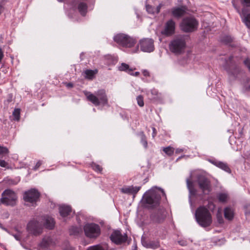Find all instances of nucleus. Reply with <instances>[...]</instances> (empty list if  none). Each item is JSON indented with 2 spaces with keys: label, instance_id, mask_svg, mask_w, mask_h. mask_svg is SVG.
I'll list each match as a JSON object with an SVG mask.
<instances>
[{
  "label": "nucleus",
  "instance_id": "nucleus-37",
  "mask_svg": "<svg viewBox=\"0 0 250 250\" xmlns=\"http://www.w3.org/2000/svg\"><path fill=\"white\" fill-rule=\"evenodd\" d=\"M137 104L140 107H143L144 105L143 97L141 95L138 96L136 98Z\"/></svg>",
  "mask_w": 250,
  "mask_h": 250
},
{
  "label": "nucleus",
  "instance_id": "nucleus-15",
  "mask_svg": "<svg viewBox=\"0 0 250 250\" xmlns=\"http://www.w3.org/2000/svg\"><path fill=\"white\" fill-rule=\"evenodd\" d=\"M166 217V211L164 208L155 210L150 215V219L154 223H160L163 222Z\"/></svg>",
  "mask_w": 250,
  "mask_h": 250
},
{
  "label": "nucleus",
  "instance_id": "nucleus-4",
  "mask_svg": "<svg viewBox=\"0 0 250 250\" xmlns=\"http://www.w3.org/2000/svg\"><path fill=\"white\" fill-rule=\"evenodd\" d=\"M169 48L173 53L181 54L184 52L186 48V42L182 37H176L170 42Z\"/></svg>",
  "mask_w": 250,
  "mask_h": 250
},
{
  "label": "nucleus",
  "instance_id": "nucleus-52",
  "mask_svg": "<svg viewBox=\"0 0 250 250\" xmlns=\"http://www.w3.org/2000/svg\"><path fill=\"white\" fill-rule=\"evenodd\" d=\"M13 116H14L13 120H16V108H15L13 111Z\"/></svg>",
  "mask_w": 250,
  "mask_h": 250
},
{
  "label": "nucleus",
  "instance_id": "nucleus-46",
  "mask_svg": "<svg viewBox=\"0 0 250 250\" xmlns=\"http://www.w3.org/2000/svg\"><path fill=\"white\" fill-rule=\"evenodd\" d=\"M225 38H226V40L223 39L222 41L226 43L229 42L231 41V39L229 37H225Z\"/></svg>",
  "mask_w": 250,
  "mask_h": 250
},
{
  "label": "nucleus",
  "instance_id": "nucleus-42",
  "mask_svg": "<svg viewBox=\"0 0 250 250\" xmlns=\"http://www.w3.org/2000/svg\"><path fill=\"white\" fill-rule=\"evenodd\" d=\"M241 2L245 6H250V0H241Z\"/></svg>",
  "mask_w": 250,
  "mask_h": 250
},
{
  "label": "nucleus",
  "instance_id": "nucleus-54",
  "mask_svg": "<svg viewBox=\"0 0 250 250\" xmlns=\"http://www.w3.org/2000/svg\"><path fill=\"white\" fill-rule=\"evenodd\" d=\"M66 86L68 87H72L73 85L72 83H67Z\"/></svg>",
  "mask_w": 250,
  "mask_h": 250
},
{
  "label": "nucleus",
  "instance_id": "nucleus-33",
  "mask_svg": "<svg viewBox=\"0 0 250 250\" xmlns=\"http://www.w3.org/2000/svg\"><path fill=\"white\" fill-rule=\"evenodd\" d=\"M119 70L120 71L127 72L128 73H129L130 72L133 71V69L129 68V66L125 63H122L121 64V65L119 67Z\"/></svg>",
  "mask_w": 250,
  "mask_h": 250
},
{
  "label": "nucleus",
  "instance_id": "nucleus-8",
  "mask_svg": "<svg viewBox=\"0 0 250 250\" xmlns=\"http://www.w3.org/2000/svg\"><path fill=\"white\" fill-rule=\"evenodd\" d=\"M198 22L194 18H184L180 24V27L182 30L185 32H193L196 30L198 27Z\"/></svg>",
  "mask_w": 250,
  "mask_h": 250
},
{
  "label": "nucleus",
  "instance_id": "nucleus-2",
  "mask_svg": "<svg viewBox=\"0 0 250 250\" xmlns=\"http://www.w3.org/2000/svg\"><path fill=\"white\" fill-rule=\"evenodd\" d=\"M161 195L166 196L163 189L157 187L153 188L145 193L144 202L149 207H154L159 205Z\"/></svg>",
  "mask_w": 250,
  "mask_h": 250
},
{
  "label": "nucleus",
  "instance_id": "nucleus-5",
  "mask_svg": "<svg viewBox=\"0 0 250 250\" xmlns=\"http://www.w3.org/2000/svg\"><path fill=\"white\" fill-rule=\"evenodd\" d=\"M114 41L118 44L125 47L130 48L136 43V40L127 35L120 33L114 37Z\"/></svg>",
  "mask_w": 250,
  "mask_h": 250
},
{
  "label": "nucleus",
  "instance_id": "nucleus-16",
  "mask_svg": "<svg viewBox=\"0 0 250 250\" xmlns=\"http://www.w3.org/2000/svg\"><path fill=\"white\" fill-rule=\"evenodd\" d=\"M233 5L237 12L240 14L242 19V21L250 29V9L243 8L242 12H240L239 9L237 7L234 3H233Z\"/></svg>",
  "mask_w": 250,
  "mask_h": 250
},
{
  "label": "nucleus",
  "instance_id": "nucleus-49",
  "mask_svg": "<svg viewBox=\"0 0 250 250\" xmlns=\"http://www.w3.org/2000/svg\"><path fill=\"white\" fill-rule=\"evenodd\" d=\"M20 109L19 108H17V121H18L20 120Z\"/></svg>",
  "mask_w": 250,
  "mask_h": 250
},
{
  "label": "nucleus",
  "instance_id": "nucleus-25",
  "mask_svg": "<svg viewBox=\"0 0 250 250\" xmlns=\"http://www.w3.org/2000/svg\"><path fill=\"white\" fill-rule=\"evenodd\" d=\"M224 216L228 220H232L234 217L233 210L229 207L226 208L224 209Z\"/></svg>",
  "mask_w": 250,
  "mask_h": 250
},
{
  "label": "nucleus",
  "instance_id": "nucleus-13",
  "mask_svg": "<svg viewBox=\"0 0 250 250\" xmlns=\"http://www.w3.org/2000/svg\"><path fill=\"white\" fill-rule=\"evenodd\" d=\"M111 241L116 245H121L125 243L127 239L126 233L122 234L120 230H114L110 236Z\"/></svg>",
  "mask_w": 250,
  "mask_h": 250
},
{
  "label": "nucleus",
  "instance_id": "nucleus-14",
  "mask_svg": "<svg viewBox=\"0 0 250 250\" xmlns=\"http://www.w3.org/2000/svg\"><path fill=\"white\" fill-rule=\"evenodd\" d=\"M141 51L144 52H151L154 50V41L150 38H144L139 42Z\"/></svg>",
  "mask_w": 250,
  "mask_h": 250
},
{
  "label": "nucleus",
  "instance_id": "nucleus-1",
  "mask_svg": "<svg viewBox=\"0 0 250 250\" xmlns=\"http://www.w3.org/2000/svg\"><path fill=\"white\" fill-rule=\"evenodd\" d=\"M83 94L86 96L87 100L95 106H109L107 94L104 89H99L94 93L87 91H83Z\"/></svg>",
  "mask_w": 250,
  "mask_h": 250
},
{
  "label": "nucleus",
  "instance_id": "nucleus-9",
  "mask_svg": "<svg viewBox=\"0 0 250 250\" xmlns=\"http://www.w3.org/2000/svg\"><path fill=\"white\" fill-rule=\"evenodd\" d=\"M197 183L205 194H208L210 192L211 190L210 182L205 176L199 175L197 178Z\"/></svg>",
  "mask_w": 250,
  "mask_h": 250
},
{
  "label": "nucleus",
  "instance_id": "nucleus-22",
  "mask_svg": "<svg viewBox=\"0 0 250 250\" xmlns=\"http://www.w3.org/2000/svg\"><path fill=\"white\" fill-rule=\"evenodd\" d=\"M141 187L133 186L125 187L121 188V191L125 194H136L140 189Z\"/></svg>",
  "mask_w": 250,
  "mask_h": 250
},
{
  "label": "nucleus",
  "instance_id": "nucleus-56",
  "mask_svg": "<svg viewBox=\"0 0 250 250\" xmlns=\"http://www.w3.org/2000/svg\"><path fill=\"white\" fill-rule=\"evenodd\" d=\"M179 243L180 244V245H182V246H184V243H182V244H181V243H180V242H179Z\"/></svg>",
  "mask_w": 250,
  "mask_h": 250
},
{
  "label": "nucleus",
  "instance_id": "nucleus-57",
  "mask_svg": "<svg viewBox=\"0 0 250 250\" xmlns=\"http://www.w3.org/2000/svg\"><path fill=\"white\" fill-rule=\"evenodd\" d=\"M136 249H137V246H136V245H135V249H134V250H137Z\"/></svg>",
  "mask_w": 250,
  "mask_h": 250
},
{
  "label": "nucleus",
  "instance_id": "nucleus-32",
  "mask_svg": "<svg viewBox=\"0 0 250 250\" xmlns=\"http://www.w3.org/2000/svg\"><path fill=\"white\" fill-rule=\"evenodd\" d=\"M217 198L220 202L225 203L228 199V194L226 193H219L217 195Z\"/></svg>",
  "mask_w": 250,
  "mask_h": 250
},
{
  "label": "nucleus",
  "instance_id": "nucleus-39",
  "mask_svg": "<svg viewBox=\"0 0 250 250\" xmlns=\"http://www.w3.org/2000/svg\"><path fill=\"white\" fill-rule=\"evenodd\" d=\"M217 219L219 224H222L224 222V219L222 216L221 212L218 211L217 213Z\"/></svg>",
  "mask_w": 250,
  "mask_h": 250
},
{
  "label": "nucleus",
  "instance_id": "nucleus-3",
  "mask_svg": "<svg viewBox=\"0 0 250 250\" xmlns=\"http://www.w3.org/2000/svg\"><path fill=\"white\" fill-rule=\"evenodd\" d=\"M195 217L198 224L203 228L209 227L212 222L211 214L205 206H200L197 208Z\"/></svg>",
  "mask_w": 250,
  "mask_h": 250
},
{
  "label": "nucleus",
  "instance_id": "nucleus-51",
  "mask_svg": "<svg viewBox=\"0 0 250 250\" xmlns=\"http://www.w3.org/2000/svg\"><path fill=\"white\" fill-rule=\"evenodd\" d=\"M244 89H245V91H249V90H250V84H247L244 86Z\"/></svg>",
  "mask_w": 250,
  "mask_h": 250
},
{
  "label": "nucleus",
  "instance_id": "nucleus-48",
  "mask_svg": "<svg viewBox=\"0 0 250 250\" xmlns=\"http://www.w3.org/2000/svg\"><path fill=\"white\" fill-rule=\"evenodd\" d=\"M143 75L146 77H149V72L146 70H144L143 71Z\"/></svg>",
  "mask_w": 250,
  "mask_h": 250
},
{
  "label": "nucleus",
  "instance_id": "nucleus-53",
  "mask_svg": "<svg viewBox=\"0 0 250 250\" xmlns=\"http://www.w3.org/2000/svg\"><path fill=\"white\" fill-rule=\"evenodd\" d=\"M153 135H152V136L154 138L155 137V136L156 135V129L154 128V127H153Z\"/></svg>",
  "mask_w": 250,
  "mask_h": 250
},
{
  "label": "nucleus",
  "instance_id": "nucleus-50",
  "mask_svg": "<svg viewBox=\"0 0 250 250\" xmlns=\"http://www.w3.org/2000/svg\"><path fill=\"white\" fill-rule=\"evenodd\" d=\"M129 74L130 75H133V76H138L139 75L140 73L139 72H135V73H133L132 71V72H130V73Z\"/></svg>",
  "mask_w": 250,
  "mask_h": 250
},
{
  "label": "nucleus",
  "instance_id": "nucleus-28",
  "mask_svg": "<svg viewBox=\"0 0 250 250\" xmlns=\"http://www.w3.org/2000/svg\"><path fill=\"white\" fill-rule=\"evenodd\" d=\"M78 9L79 12L82 16L85 15L87 10V6L86 3L83 2H80L78 4Z\"/></svg>",
  "mask_w": 250,
  "mask_h": 250
},
{
  "label": "nucleus",
  "instance_id": "nucleus-55",
  "mask_svg": "<svg viewBox=\"0 0 250 250\" xmlns=\"http://www.w3.org/2000/svg\"><path fill=\"white\" fill-rule=\"evenodd\" d=\"M179 243L180 244V245H182V246H184V243H182V244H181V243H180V242H179Z\"/></svg>",
  "mask_w": 250,
  "mask_h": 250
},
{
  "label": "nucleus",
  "instance_id": "nucleus-12",
  "mask_svg": "<svg viewBox=\"0 0 250 250\" xmlns=\"http://www.w3.org/2000/svg\"><path fill=\"white\" fill-rule=\"evenodd\" d=\"M232 59V57L230 56L228 60H225L226 64L224 65L223 67L229 75L236 77L240 72V69L239 67L235 66L233 64Z\"/></svg>",
  "mask_w": 250,
  "mask_h": 250
},
{
  "label": "nucleus",
  "instance_id": "nucleus-6",
  "mask_svg": "<svg viewBox=\"0 0 250 250\" xmlns=\"http://www.w3.org/2000/svg\"><path fill=\"white\" fill-rule=\"evenodd\" d=\"M85 236L91 239H96L101 234V228L95 223H87L83 227Z\"/></svg>",
  "mask_w": 250,
  "mask_h": 250
},
{
  "label": "nucleus",
  "instance_id": "nucleus-36",
  "mask_svg": "<svg viewBox=\"0 0 250 250\" xmlns=\"http://www.w3.org/2000/svg\"><path fill=\"white\" fill-rule=\"evenodd\" d=\"M164 152L168 156H171L174 153V148L171 146L163 148Z\"/></svg>",
  "mask_w": 250,
  "mask_h": 250
},
{
  "label": "nucleus",
  "instance_id": "nucleus-20",
  "mask_svg": "<svg viewBox=\"0 0 250 250\" xmlns=\"http://www.w3.org/2000/svg\"><path fill=\"white\" fill-rule=\"evenodd\" d=\"M42 225L46 229H52L55 226L54 219L49 216H44L42 219Z\"/></svg>",
  "mask_w": 250,
  "mask_h": 250
},
{
  "label": "nucleus",
  "instance_id": "nucleus-30",
  "mask_svg": "<svg viewBox=\"0 0 250 250\" xmlns=\"http://www.w3.org/2000/svg\"><path fill=\"white\" fill-rule=\"evenodd\" d=\"M150 93L152 98L154 100H159L162 97L161 94L158 92V90L155 89H151Z\"/></svg>",
  "mask_w": 250,
  "mask_h": 250
},
{
  "label": "nucleus",
  "instance_id": "nucleus-17",
  "mask_svg": "<svg viewBox=\"0 0 250 250\" xmlns=\"http://www.w3.org/2000/svg\"><path fill=\"white\" fill-rule=\"evenodd\" d=\"M175 29V22L171 19L166 23L164 29L162 31V33L166 36H170L174 33Z\"/></svg>",
  "mask_w": 250,
  "mask_h": 250
},
{
  "label": "nucleus",
  "instance_id": "nucleus-34",
  "mask_svg": "<svg viewBox=\"0 0 250 250\" xmlns=\"http://www.w3.org/2000/svg\"><path fill=\"white\" fill-rule=\"evenodd\" d=\"M140 135L141 137V143L144 147L146 148L147 147V142L145 135L144 134V132H141Z\"/></svg>",
  "mask_w": 250,
  "mask_h": 250
},
{
  "label": "nucleus",
  "instance_id": "nucleus-45",
  "mask_svg": "<svg viewBox=\"0 0 250 250\" xmlns=\"http://www.w3.org/2000/svg\"><path fill=\"white\" fill-rule=\"evenodd\" d=\"M42 164V161H39L36 164L35 166L34 167V170H37L38 169V168L41 166V165Z\"/></svg>",
  "mask_w": 250,
  "mask_h": 250
},
{
  "label": "nucleus",
  "instance_id": "nucleus-21",
  "mask_svg": "<svg viewBox=\"0 0 250 250\" xmlns=\"http://www.w3.org/2000/svg\"><path fill=\"white\" fill-rule=\"evenodd\" d=\"M187 10L185 6L174 7L171 9V13L173 17L179 18L185 15Z\"/></svg>",
  "mask_w": 250,
  "mask_h": 250
},
{
  "label": "nucleus",
  "instance_id": "nucleus-31",
  "mask_svg": "<svg viewBox=\"0 0 250 250\" xmlns=\"http://www.w3.org/2000/svg\"><path fill=\"white\" fill-rule=\"evenodd\" d=\"M187 184L189 192L191 195H194L196 193V189L193 186L192 183L188 179L187 180Z\"/></svg>",
  "mask_w": 250,
  "mask_h": 250
},
{
  "label": "nucleus",
  "instance_id": "nucleus-41",
  "mask_svg": "<svg viewBox=\"0 0 250 250\" xmlns=\"http://www.w3.org/2000/svg\"><path fill=\"white\" fill-rule=\"evenodd\" d=\"M245 213L246 215L250 214V204H247L244 207Z\"/></svg>",
  "mask_w": 250,
  "mask_h": 250
},
{
  "label": "nucleus",
  "instance_id": "nucleus-38",
  "mask_svg": "<svg viewBox=\"0 0 250 250\" xmlns=\"http://www.w3.org/2000/svg\"><path fill=\"white\" fill-rule=\"evenodd\" d=\"M92 168L96 171L101 172L102 171V167L99 165L93 163L91 165Z\"/></svg>",
  "mask_w": 250,
  "mask_h": 250
},
{
  "label": "nucleus",
  "instance_id": "nucleus-43",
  "mask_svg": "<svg viewBox=\"0 0 250 250\" xmlns=\"http://www.w3.org/2000/svg\"><path fill=\"white\" fill-rule=\"evenodd\" d=\"M244 64L250 70V59H247L244 61Z\"/></svg>",
  "mask_w": 250,
  "mask_h": 250
},
{
  "label": "nucleus",
  "instance_id": "nucleus-23",
  "mask_svg": "<svg viewBox=\"0 0 250 250\" xmlns=\"http://www.w3.org/2000/svg\"><path fill=\"white\" fill-rule=\"evenodd\" d=\"M209 162L213 165L224 170V171L229 173L231 172L230 168L226 163L216 160H210Z\"/></svg>",
  "mask_w": 250,
  "mask_h": 250
},
{
  "label": "nucleus",
  "instance_id": "nucleus-10",
  "mask_svg": "<svg viewBox=\"0 0 250 250\" xmlns=\"http://www.w3.org/2000/svg\"><path fill=\"white\" fill-rule=\"evenodd\" d=\"M28 231L34 235H38L42 232V222L33 219L31 220L27 226Z\"/></svg>",
  "mask_w": 250,
  "mask_h": 250
},
{
  "label": "nucleus",
  "instance_id": "nucleus-29",
  "mask_svg": "<svg viewBox=\"0 0 250 250\" xmlns=\"http://www.w3.org/2000/svg\"><path fill=\"white\" fill-rule=\"evenodd\" d=\"M98 71L96 69L95 70H86L84 71L85 76L86 79L91 80L93 78L94 76L97 73Z\"/></svg>",
  "mask_w": 250,
  "mask_h": 250
},
{
  "label": "nucleus",
  "instance_id": "nucleus-7",
  "mask_svg": "<svg viewBox=\"0 0 250 250\" xmlns=\"http://www.w3.org/2000/svg\"><path fill=\"white\" fill-rule=\"evenodd\" d=\"M40 194L35 189H31L24 192L23 199L26 205L28 206H35L37 202L39 200Z\"/></svg>",
  "mask_w": 250,
  "mask_h": 250
},
{
  "label": "nucleus",
  "instance_id": "nucleus-24",
  "mask_svg": "<svg viewBox=\"0 0 250 250\" xmlns=\"http://www.w3.org/2000/svg\"><path fill=\"white\" fill-rule=\"evenodd\" d=\"M71 211V208L69 206L62 205L59 207V212L60 215L63 217L69 215Z\"/></svg>",
  "mask_w": 250,
  "mask_h": 250
},
{
  "label": "nucleus",
  "instance_id": "nucleus-40",
  "mask_svg": "<svg viewBox=\"0 0 250 250\" xmlns=\"http://www.w3.org/2000/svg\"><path fill=\"white\" fill-rule=\"evenodd\" d=\"M8 153V149L0 146V155H4Z\"/></svg>",
  "mask_w": 250,
  "mask_h": 250
},
{
  "label": "nucleus",
  "instance_id": "nucleus-18",
  "mask_svg": "<svg viewBox=\"0 0 250 250\" xmlns=\"http://www.w3.org/2000/svg\"><path fill=\"white\" fill-rule=\"evenodd\" d=\"M54 245L55 242L52 238L50 237H45L40 243L38 250H41V249L44 250H47L50 249L51 247Z\"/></svg>",
  "mask_w": 250,
  "mask_h": 250
},
{
  "label": "nucleus",
  "instance_id": "nucleus-26",
  "mask_svg": "<svg viewBox=\"0 0 250 250\" xmlns=\"http://www.w3.org/2000/svg\"><path fill=\"white\" fill-rule=\"evenodd\" d=\"M92 250H110L108 245L105 243L91 246Z\"/></svg>",
  "mask_w": 250,
  "mask_h": 250
},
{
  "label": "nucleus",
  "instance_id": "nucleus-27",
  "mask_svg": "<svg viewBox=\"0 0 250 250\" xmlns=\"http://www.w3.org/2000/svg\"><path fill=\"white\" fill-rule=\"evenodd\" d=\"M162 7V4H159L156 8L153 7L149 5H146V10L148 13L150 14H158L159 13L161 8Z\"/></svg>",
  "mask_w": 250,
  "mask_h": 250
},
{
  "label": "nucleus",
  "instance_id": "nucleus-47",
  "mask_svg": "<svg viewBox=\"0 0 250 250\" xmlns=\"http://www.w3.org/2000/svg\"><path fill=\"white\" fill-rule=\"evenodd\" d=\"M3 57V52L2 50V49L0 47V62H1Z\"/></svg>",
  "mask_w": 250,
  "mask_h": 250
},
{
  "label": "nucleus",
  "instance_id": "nucleus-44",
  "mask_svg": "<svg viewBox=\"0 0 250 250\" xmlns=\"http://www.w3.org/2000/svg\"><path fill=\"white\" fill-rule=\"evenodd\" d=\"M8 165V164L4 161L0 159V166L1 167H5Z\"/></svg>",
  "mask_w": 250,
  "mask_h": 250
},
{
  "label": "nucleus",
  "instance_id": "nucleus-35",
  "mask_svg": "<svg viewBox=\"0 0 250 250\" xmlns=\"http://www.w3.org/2000/svg\"><path fill=\"white\" fill-rule=\"evenodd\" d=\"M81 230V228L72 226L69 229L70 234L71 235H76L78 234Z\"/></svg>",
  "mask_w": 250,
  "mask_h": 250
},
{
  "label": "nucleus",
  "instance_id": "nucleus-11",
  "mask_svg": "<svg viewBox=\"0 0 250 250\" xmlns=\"http://www.w3.org/2000/svg\"><path fill=\"white\" fill-rule=\"evenodd\" d=\"M16 200L15 192L10 189L5 190L2 194L0 202L6 205H13Z\"/></svg>",
  "mask_w": 250,
  "mask_h": 250
},
{
  "label": "nucleus",
  "instance_id": "nucleus-19",
  "mask_svg": "<svg viewBox=\"0 0 250 250\" xmlns=\"http://www.w3.org/2000/svg\"><path fill=\"white\" fill-rule=\"evenodd\" d=\"M142 245L147 249H157L160 247V242L158 240H146L142 239Z\"/></svg>",
  "mask_w": 250,
  "mask_h": 250
}]
</instances>
